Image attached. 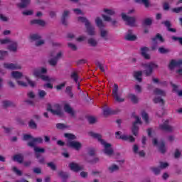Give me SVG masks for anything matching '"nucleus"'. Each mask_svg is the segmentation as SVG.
Segmentation results:
<instances>
[{
  "mask_svg": "<svg viewBox=\"0 0 182 182\" xmlns=\"http://www.w3.org/2000/svg\"><path fill=\"white\" fill-rule=\"evenodd\" d=\"M152 23H153V18H146L144 19L142 22V25H144V26H151Z\"/></svg>",
  "mask_w": 182,
  "mask_h": 182,
  "instance_id": "nucleus-30",
  "label": "nucleus"
},
{
  "mask_svg": "<svg viewBox=\"0 0 182 182\" xmlns=\"http://www.w3.org/2000/svg\"><path fill=\"white\" fill-rule=\"evenodd\" d=\"M31 4V0H21V2L18 4V8H26Z\"/></svg>",
  "mask_w": 182,
  "mask_h": 182,
  "instance_id": "nucleus-24",
  "label": "nucleus"
},
{
  "mask_svg": "<svg viewBox=\"0 0 182 182\" xmlns=\"http://www.w3.org/2000/svg\"><path fill=\"white\" fill-rule=\"evenodd\" d=\"M141 117L145 123H149V114H146L145 111L141 112Z\"/></svg>",
  "mask_w": 182,
  "mask_h": 182,
  "instance_id": "nucleus-39",
  "label": "nucleus"
},
{
  "mask_svg": "<svg viewBox=\"0 0 182 182\" xmlns=\"http://www.w3.org/2000/svg\"><path fill=\"white\" fill-rule=\"evenodd\" d=\"M13 160L14 161H17L18 163L22 164L23 163V155L21 154H18L14 156Z\"/></svg>",
  "mask_w": 182,
  "mask_h": 182,
  "instance_id": "nucleus-22",
  "label": "nucleus"
},
{
  "mask_svg": "<svg viewBox=\"0 0 182 182\" xmlns=\"http://www.w3.org/2000/svg\"><path fill=\"white\" fill-rule=\"evenodd\" d=\"M48 63L50 65V66H56L58 60L55 58H51L48 60Z\"/></svg>",
  "mask_w": 182,
  "mask_h": 182,
  "instance_id": "nucleus-43",
  "label": "nucleus"
},
{
  "mask_svg": "<svg viewBox=\"0 0 182 182\" xmlns=\"http://www.w3.org/2000/svg\"><path fill=\"white\" fill-rule=\"evenodd\" d=\"M152 171H154V174H156V176L160 174V171H161V168L160 167H154L151 168Z\"/></svg>",
  "mask_w": 182,
  "mask_h": 182,
  "instance_id": "nucleus-49",
  "label": "nucleus"
},
{
  "mask_svg": "<svg viewBox=\"0 0 182 182\" xmlns=\"http://www.w3.org/2000/svg\"><path fill=\"white\" fill-rule=\"evenodd\" d=\"M107 35V31L105 30L101 31V38H103L105 41H107V37H106Z\"/></svg>",
  "mask_w": 182,
  "mask_h": 182,
  "instance_id": "nucleus-55",
  "label": "nucleus"
},
{
  "mask_svg": "<svg viewBox=\"0 0 182 182\" xmlns=\"http://www.w3.org/2000/svg\"><path fill=\"white\" fill-rule=\"evenodd\" d=\"M4 68L5 69H9V70H16L19 69H22V67L19 64H14V63H4Z\"/></svg>",
  "mask_w": 182,
  "mask_h": 182,
  "instance_id": "nucleus-12",
  "label": "nucleus"
},
{
  "mask_svg": "<svg viewBox=\"0 0 182 182\" xmlns=\"http://www.w3.org/2000/svg\"><path fill=\"white\" fill-rule=\"evenodd\" d=\"M38 96L40 99H43L46 96V92L43 90H38Z\"/></svg>",
  "mask_w": 182,
  "mask_h": 182,
  "instance_id": "nucleus-46",
  "label": "nucleus"
},
{
  "mask_svg": "<svg viewBox=\"0 0 182 182\" xmlns=\"http://www.w3.org/2000/svg\"><path fill=\"white\" fill-rule=\"evenodd\" d=\"M87 120L90 124H93L96 123V118L95 117H88Z\"/></svg>",
  "mask_w": 182,
  "mask_h": 182,
  "instance_id": "nucleus-53",
  "label": "nucleus"
},
{
  "mask_svg": "<svg viewBox=\"0 0 182 182\" xmlns=\"http://www.w3.org/2000/svg\"><path fill=\"white\" fill-rule=\"evenodd\" d=\"M154 102L157 103H161V105H164V100H163L161 97H155L154 99Z\"/></svg>",
  "mask_w": 182,
  "mask_h": 182,
  "instance_id": "nucleus-45",
  "label": "nucleus"
},
{
  "mask_svg": "<svg viewBox=\"0 0 182 182\" xmlns=\"http://www.w3.org/2000/svg\"><path fill=\"white\" fill-rule=\"evenodd\" d=\"M116 113H117L116 111L112 110L110 108H106L103 111L104 116H109L110 114H116Z\"/></svg>",
  "mask_w": 182,
  "mask_h": 182,
  "instance_id": "nucleus-27",
  "label": "nucleus"
},
{
  "mask_svg": "<svg viewBox=\"0 0 182 182\" xmlns=\"http://www.w3.org/2000/svg\"><path fill=\"white\" fill-rule=\"evenodd\" d=\"M33 147H34V151L36 153H45V149L43 148H40L38 146H33Z\"/></svg>",
  "mask_w": 182,
  "mask_h": 182,
  "instance_id": "nucleus-48",
  "label": "nucleus"
},
{
  "mask_svg": "<svg viewBox=\"0 0 182 182\" xmlns=\"http://www.w3.org/2000/svg\"><path fill=\"white\" fill-rule=\"evenodd\" d=\"M64 137H65V139H68V140L67 141L68 147L74 149L75 150H77V151H79V150L82 149V143H80V141H74L77 139L75 134L65 133L64 134Z\"/></svg>",
  "mask_w": 182,
  "mask_h": 182,
  "instance_id": "nucleus-2",
  "label": "nucleus"
},
{
  "mask_svg": "<svg viewBox=\"0 0 182 182\" xmlns=\"http://www.w3.org/2000/svg\"><path fill=\"white\" fill-rule=\"evenodd\" d=\"M104 12L107 15H114V11L113 10L105 9H104Z\"/></svg>",
  "mask_w": 182,
  "mask_h": 182,
  "instance_id": "nucleus-59",
  "label": "nucleus"
},
{
  "mask_svg": "<svg viewBox=\"0 0 182 182\" xmlns=\"http://www.w3.org/2000/svg\"><path fill=\"white\" fill-rule=\"evenodd\" d=\"M31 25H39L40 26H45V21L41 19H34L31 21Z\"/></svg>",
  "mask_w": 182,
  "mask_h": 182,
  "instance_id": "nucleus-23",
  "label": "nucleus"
},
{
  "mask_svg": "<svg viewBox=\"0 0 182 182\" xmlns=\"http://www.w3.org/2000/svg\"><path fill=\"white\" fill-rule=\"evenodd\" d=\"M12 170H13V171H14V173H16V174L17 176H22V171H20L19 169H18V168H16V166H14V167L12 168Z\"/></svg>",
  "mask_w": 182,
  "mask_h": 182,
  "instance_id": "nucleus-47",
  "label": "nucleus"
},
{
  "mask_svg": "<svg viewBox=\"0 0 182 182\" xmlns=\"http://www.w3.org/2000/svg\"><path fill=\"white\" fill-rule=\"evenodd\" d=\"M96 66L99 68V69L101 70V72H105V67H103V65L100 63V62L96 63Z\"/></svg>",
  "mask_w": 182,
  "mask_h": 182,
  "instance_id": "nucleus-54",
  "label": "nucleus"
},
{
  "mask_svg": "<svg viewBox=\"0 0 182 182\" xmlns=\"http://www.w3.org/2000/svg\"><path fill=\"white\" fill-rule=\"evenodd\" d=\"M68 47H70V49H72L73 50H76L77 49V47H76V45L72 43H68Z\"/></svg>",
  "mask_w": 182,
  "mask_h": 182,
  "instance_id": "nucleus-64",
  "label": "nucleus"
},
{
  "mask_svg": "<svg viewBox=\"0 0 182 182\" xmlns=\"http://www.w3.org/2000/svg\"><path fill=\"white\" fill-rule=\"evenodd\" d=\"M53 107L55 109H52V105L50 104H48L47 111L50 112V113H52V114L54 116H62L63 113L60 105L59 104H55L54 105Z\"/></svg>",
  "mask_w": 182,
  "mask_h": 182,
  "instance_id": "nucleus-5",
  "label": "nucleus"
},
{
  "mask_svg": "<svg viewBox=\"0 0 182 182\" xmlns=\"http://www.w3.org/2000/svg\"><path fill=\"white\" fill-rule=\"evenodd\" d=\"M64 110L66 112V113H68V114H70L71 116H75V112L73 111V109L70 107V105L69 104H65L64 105Z\"/></svg>",
  "mask_w": 182,
  "mask_h": 182,
  "instance_id": "nucleus-21",
  "label": "nucleus"
},
{
  "mask_svg": "<svg viewBox=\"0 0 182 182\" xmlns=\"http://www.w3.org/2000/svg\"><path fill=\"white\" fill-rule=\"evenodd\" d=\"M128 97L130 99L131 102L134 103V105H136V103H139V98H137V96L134 94H129L128 95Z\"/></svg>",
  "mask_w": 182,
  "mask_h": 182,
  "instance_id": "nucleus-28",
  "label": "nucleus"
},
{
  "mask_svg": "<svg viewBox=\"0 0 182 182\" xmlns=\"http://www.w3.org/2000/svg\"><path fill=\"white\" fill-rule=\"evenodd\" d=\"M149 52V48L147 47H143L141 48V54L144 58V59H150V55L147 53Z\"/></svg>",
  "mask_w": 182,
  "mask_h": 182,
  "instance_id": "nucleus-19",
  "label": "nucleus"
},
{
  "mask_svg": "<svg viewBox=\"0 0 182 182\" xmlns=\"http://www.w3.org/2000/svg\"><path fill=\"white\" fill-rule=\"evenodd\" d=\"M58 176L60 177V178H62L63 182L68 181V179L69 178V174L68 172H65L63 171H58Z\"/></svg>",
  "mask_w": 182,
  "mask_h": 182,
  "instance_id": "nucleus-17",
  "label": "nucleus"
},
{
  "mask_svg": "<svg viewBox=\"0 0 182 182\" xmlns=\"http://www.w3.org/2000/svg\"><path fill=\"white\" fill-rule=\"evenodd\" d=\"M108 170H109L110 173H114V171L119 170V166L116 164H113L108 168Z\"/></svg>",
  "mask_w": 182,
  "mask_h": 182,
  "instance_id": "nucleus-38",
  "label": "nucleus"
},
{
  "mask_svg": "<svg viewBox=\"0 0 182 182\" xmlns=\"http://www.w3.org/2000/svg\"><path fill=\"white\" fill-rule=\"evenodd\" d=\"M48 72V70L45 68H38L34 70L33 75L36 76V77H40V79H42L44 82H53L55 80L53 78L49 77L48 75H44L43 74L46 73Z\"/></svg>",
  "mask_w": 182,
  "mask_h": 182,
  "instance_id": "nucleus-3",
  "label": "nucleus"
},
{
  "mask_svg": "<svg viewBox=\"0 0 182 182\" xmlns=\"http://www.w3.org/2000/svg\"><path fill=\"white\" fill-rule=\"evenodd\" d=\"M181 65H182V60H179L178 61H176V60H171L168 65V68L171 70H173L174 68H176V66H180Z\"/></svg>",
  "mask_w": 182,
  "mask_h": 182,
  "instance_id": "nucleus-14",
  "label": "nucleus"
},
{
  "mask_svg": "<svg viewBox=\"0 0 182 182\" xmlns=\"http://www.w3.org/2000/svg\"><path fill=\"white\" fill-rule=\"evenodd\" d=\"M181 156V152L178 149H176L174 153V157L175 159H180V156Z\"/></svg>",
  "mask_w": 182,
  "mask_h": 182,
  "instance_id": "nucleus-57",
  "label": "nucleus"
},
{
  "mask_svg": "<svg viewBox=\"0 0 182 182\" xmlns=\"http://www.w3.org/2000/svg\"><path fill=\"white\" fill-rule=\"evenodd\" d=\"M78 21L79 22H82L85 24V28L88 35H90L91 36L95 35V27L90 25V22L88 21L87 18L85 17H78Z\"/></svg>",
  "mask_w": 182,
  "mask_h": 182,
  "instance_id": "nucleus-4",
  "label": "nucleus"
},
{
  "mask_svg": "<svg viewBox=\"0 0 182 182\" xmlns=\"http://www.w3.org/2000/svg\"><path fill=\"white\" fill-rule=\"evenodd\" d=\"M88 43L90 45V46H92L93 48L97 46V41L95 40L94 38H90L88 39Z\"/></svg>",
  "mask_w": 182,
  "mask_h": 182,
  "instance_id": "nucleus-37",
  "label": "nucleus"
},
{
  "mask_svg": "<svg viewBox=\"0 0 182 182\" xmlns=\"http://www.w3.org/2000/svg\"><path fill=\"white\" fill-rule=\"evenodd\" d=\"M6 55H8V51L0 50V60H3Z\"/></svg>",
  "mask_w": 182,
  "mask_h": 182,
  "instance_id": "nucleus-50",
  "label": "nucleus"
},
{
  "mask_svg": "<svg viewBox=\"0 0 182 182\" xmlns=\"http://www.w3.org/2000/svg\"><path fill=\"white\" fill-rule=\"evenodd\" d=\"M28 126L31 129H36V127H37L36 123H35V122H33V120H31L29 122Z\"/></svg>",
  "mask_w": 182,
  "mask_h": 182,
  "instance_id": "nucleus-52",
  "label": "nucleus"
},
{
  "mask_svg": "<svg viewBox=\"0 0 182 182\" xmlns=\"http://www.w3.org/2000/svg\"><path fill=\"white\" fill-rule=\"evenodd\" d=\"M181 11H182V7L173 8L172 9V12H174L175 14H180Z\"/></svg>",
  "mask_w": 182,
  "mask_h": 182,
  "instance_id": "nucleus-60",
  "label": "nucleus"
},
{
  "mask_svg": "<svg viewBox=\"0 0 182 182\" xmlns=\"http://www.w3.org/2000/svg\"><path fill=\"white\" fill-rule=\"evenodd\" d=\"M11 76H12V77H14V79L18 80V79H21V77H22L23 74H22V73L18 72V71H13L11 73Z\"/></svg>",
  "mask_w": 182,
  "mask_h": 182,
  "instance_id": "nucleus-29",
  "label": "nucleus"
},
{
  "mask_svg": "<svg viewBox=\"0 0 182 182\" xmlns=\"http://www.w3.org/2000/svg\"><path fill=\"white\" fill-rule=\"evenodd\" d=\"M42 37H41V36H39L38 34H31L30 36V39L31 41H39V39H41Z\"/></svg>",
  "mask_w": 182,
  "mask_h": 182,
  "instance_id": "nucleus-40",
  "label": "nucleus"
},
{
  "mask_svg": "<svg viewBox=\"0 0 182 182\" xmlns=\"http://www.w3.org/2000/svg\"><path fill=\"white\" fill-rule=\"evenodd\" d=\"M157 39L160 41V42H164V38H163V36L160 35V33H157L156 36L152 38V41L155 43H157Z\"/></svg>",
  "mask_w": 182,
  "mask_h": 182,
  "instance_id": "nucleus-35",
  "label": "nucleus"
},
{
  "mask_svg": "<svg viewBox=\"0 0 182 182\" xmlns=\"http://www.w3.org/2000/svg\"><path fill=\"white\" fill-rule=\"evenodd\" d=\"M11 44L8 46L9 50L10 52H16L18 50V43L16 41H11Z\"/></svg>",
  "mask_w": 182,
  "mask_h": 182,
  "instance_id": "nucleus-18",
  "label": "nucleus"
},
{
  "mask_svg": "<svg viewBox=\"0 0 182 182\" xmlns=\"http://www.w3.org/2000/svg\"><path fill=\"white\" fill-rule=\"evenodd\" d=\"M70 77L75 82V83H77L79 82V75H77V73L76 72H73L70 74Z\"/></svg>",
  "mask_w": 182,
  "mask_h": 182,
  "instance_id": "nucleus-33",
  "label": "nucleus"
},
{
  "mask_svg": "<svg viewBox=\"0 0 182 182\" xmlns=\"http://www.w3.org/2000/svg\"><path fill=\"white\" fill-rule=\"evenodd\" d=\"M56 127H57V129H58L59 130H63V129L68 128V126H66V124H65L58 123V124H56Z\"/></svg>",
  "mask_w": 182,
  "mask_h": 182,
  "instance_id": "nucleus-42",
  "label": "nucleus"
},
{
  "mask_svg": "<svg viewBox=\"0 0 182 182\" xmlns=\"http://www.w3.org/2000/svg\"><path fill=\"white\" fill-rule=\"evenodd\" d=\"M173 41H178L179 43L182 45V37H176V36H172Z\"/></svg>",
  "mask_w": 182,
  "mask_h": 182,
  "instance_id": "nucleus-62",
  "label": "nucleus"
},
{
  "mask_svg": "<svg viewBox=\"0 0 182 182\" xmlns=\"http://www.w3.org/2000/svg\"><path fill=\"white\" fill-rule=\"evenodd\" d=\"M33 171L35 174H42V169L41 168H34Z\"/></svg>",
  "mask_w": 182,
  "mask_h": 182,
  "instance_id": "nucleus-56",
  "label": "nucleus"
},
{
  "mask_svg": "<svg viewBox=\"0 0 182 182\" xmlns=\"http://www.w3.org/2000/svg\"><path fill=\"white\" fill-rule=\"evenodd\" d=\"M68 167L71 171L74 173H79V171H83L84 168L82 166H80L76 162H71L68 164Z\"/></svg>",
  "mask_w": 182,
  "mask_h": 182,
  "instance_id": "nucleus-8",
  "label": "nucleus"
},
{
  "mask_svg": "<svg viewBox=\"0 0 182 182\" xmlns=\"http://www.w3.org/2000/svg\"><path fill=\"white\" fill-rule=\"evenodd\" d=\"M48 167H49L53 171H56V165L53 162L47 163Z\"/></svg>",
  "mask_w": 182,
  "mask_h": 182,
  "instance_id": "nucleus-41",
  "label": "nucleus"
},
{
  "mask_svg": "<svg viewBox=\"0 0 182 182\" xmlns=\"http://www.w3.org/2000/svg\"><path fill=\"white\" fill-rule=\"evenodd\" d=\"M35 143H43V139L42 137L33 138V140L28 142L27 144L29 147H35Z\"/></svg>",
  "mask_w": 182,
  "mask_h": 182,
  "instance_id": "nucleus-13",
  "label": "nucleus"
},
{
  "mask_svg": "<svg viewBox=\"0 0 182 182\" xmlns=\"http://www.w3.org/2000/svg\"><path fill=\"white\" fill-rule=\"evenodd\" d=\"M133 33V31L128 30V33L125 36L126 41H129L131 42H133L137 39V36L132 34Z\"/></svg>",
  "mask_w": 182,
  "mask_h": 182,
  "instance_id": "nucleus-16",
  "label": "nucleus"
},
{
  "mask_svg": "<svg viewBox=\"0 0 182 182\" xmlns=\"http://www.w3.org/2000/svg\"><path fill=\"white\" fill-rule=\"evenodd\" d=\"M145 68V70L144 71V73H145L146 76H151V73H153L154 69H157L159 68V65L153 62H151L149 63L144 65Z\"/></svg>",
  "mask_w": 182,
  "mask_h": 182,
  "instance_id": "nucleus-6",
  "label": "nucleus"
},
{
  "mask_svg": "<svg viewBox=\"0 0 182 182\" xmlns=\"http://www.w3.org/2000/svg\"><path fill=\"white\" fill-rule=\"evenodd\" d=\"M168 123V120H166L162 124L159 125V129L161 130H163V132H173V130H174V128H173V127L171 126H169Z\"/></svg>",
  "mask_w": 182,
  "mask_h": 182,
  "instance_id": "nucleus-11",
  "label": "nucleus"
},
{
  "mask_svg": "<svg viewBox=\"0 0 182 182\" xmlns=\"http://www.w3.org/2000/svg\"><path fill=\"white\" fill-rule=\"evenodd\" d=\"M95 23L100 29L105 28V24H103V21L100 18V17H97L95 19Z\"/></svg>",
  "mask_w": 182,
  "mask_h": 182,
  "instance_id": "nucleus-26",
  "label": "nucleus"
},
{
  "mask_svg": "<svg viewBox=\"0 0 182 182\" xmlns=\"http://www.w3.org/2000/svg\"><path fill=\"white\" fill-rule=\"evenodd\" d=\"M161 23L167 28V30L169 32H173V33H176V32H177V30L176 28H171V23L169 21H162Z\"/></svg>",
  "mask_w": 182,
  "mask_h": 182,
  "instance_id": "nucleus-15",
  "label": "nucleus"
},
{
  "mask_svg": "<svg viewBox=\"0 0 182 182\" xmlns=\"http://www.w3.org/2000/svg\"><path fill=\"white\" fill-rule=\"evenodd\" d=\"M159 151L162 154H164V153H166V144L164 143V141H161L159 144Z\"/></svg>",
  "mask_w": 182,
  "mask_h": 182,
  "instance_id": "nucleus-32",
  "label": "nucleus"
},
{
  "mask_svg": "<svg viewBox=\"0 0 182 182\" xmlns=\"http://www.w3.org/2000/svg\"><path fill=\"white\" fill-rule=\"evenodd\" d=\"M89 134L91 137H93V139H97V140L100 142V144L104 146V153L107 154V156H112V154H113L114 151L111 148L112 144L107 143L103 139H102V135L100 134L91 132H89Z\"/></svg>",
  "mask_w": 182,
  "mask_h": 182,
  "instance_id": "nucleus-1",
  "label": "nucleus"
},
{
  "mask_svg": "<svg viewBox=\"0 0 182 182\" xmlns=\"http://www.w3.org/2000/svg\"><path fill=\"white\" fill-rule=\"evenodd\" d=\"M2 103H3L4 107H9V106H12V102L11 101L6 100V101H3Z\"/></svg>",
  "mask_w": 182,
  "mask_h": 182,
  "instance_id": "nucleus-51",
  "label": "nucleus"
},
{
  "mask_svg": "<svg viewBox=\"0 0 182 182\" xmlns=\"http://www.w3.org/2000/svg\"><path fill=\"white\" fill-rule=\"evenodd\" d=\"M159 53H168V50H167L163 47H160L159 48Z\"/></svg>",
  "mask_w": 182,
  "mask_h": 182,
  "instance_id": "nucleus-58",
  "label": "nucleus"
},
{
  "mask_svg": "<svg viewBox=\"0 0 182 182\" xmlns=\"http://www.w3.org/2000/svg\"><path fill=\"white\" fill-rule=\"evenodd\" d=\"M141 76H143V72L142 71H134V77L139 82H141L143 79L141 78Z\"/></svg>",
  "mask_w": 182,
  "mask_h": 182,
  "instance_id": "nucleus-20",
  "label": "nucleus"
},
{
  "mask_svg": "<svg viewBox=\"0 0 182 182\" xmlns=\"http://www.w3.org/2000/svg\"><path fill=\"white\" fill-rule=\"evenodd\" d=\"M68 16H69V11H65L63 14L61 21L63 25H65V26L68 25V22H66V18H68Z\"/></svg>",
  "mask_w": 182,
  "mask_h": 182,
  "instance_id": "nucleus-25",
  "label": "nucleus"
},
{
  "mask_svg": "<svg viewBox=\"0 0 182 182\" xmlns=\"http://www.w3.org/2000/svg\"><path fill=\"white\" fill-rule=\"evenodd\" d=\"M154 93L156 96H166V92H164L163 90H161V89H159V88H156L154 90Z\"/></svg>",
  "mask_w": 182,
  "mask_h": 182,
  "instance_id": "nucleus-31",
  "label": "nucleus"
},
{
  "mask_svg": "<svg viewBox=\"0 0 182 182\" xmlns=\"http://www.w3.org/2000/svg\"><path fill=\"white\" fill-rule=\"evenodd\" d=\"M122 16L123 21L127 22V25L129 26H134V23H136V18L128 16L124 13H122Z\"/></svg>",
  "mask_w": 182,
  "mask_h": 182,
  "instance_id": "nucleus-10",
  "label": "nucleus"
},
{
  "mask_svg": "<svg viewBox=\"0 0 182 182\" xmlns=\"http://www.w3.org/2000/svg\"><path fill=\"white\" fill-rule=\"evenodd\" d=\"M118 92H119V85L114 83L112 89V96L115 99L116 102H118V103H122V102L124 101V98H121L119 96Z\"/></svg>",
  "mask_w": 182,
  "mask_h": 182,
  "instance_id": "nucleus-7",
  "label": "nucleus"
},
{
  "mask_svg": "<svg viewBox=\"0 0 182 182\" xmlns=\"http://www.w3.org/2000/svg\"><path fill=\"white\" fill-rule=\"evenodd\" d=\"M29 139H31L33 140V136H32L31 134H24L23 137V140H29Z\"/></svg>",
  "mask_w": 182,
  "mask_h": 182,
  "instance_id": "nucleus-63",
  "label": "nucleus"
},
{
  "mask_svg": "<svg viewBox=\"0 0 182 182\" xmlns=\"http://www.w3.org/2000/svg\"><path fill=\"white\" fill-rule=\"evenodd\" d=\"M65 93L70 96V97H73V92H72V87L68 86L65 88Z\"/></svg>",
  "mask_w": 182,
  "mask_h": 182,
  "instance_id": "nucleus-36",
  "label": "nucleus"
},
{
  "mask_svg": "<svg viewBox=\"0 0 182 182\" xmlns=\"http://www.w3.org/2000/svg\"><path fill=\"white\" fill-rule=\"evenodd\" d=\"M12 41L9 38L0 39L1 45H7V43H11Z\"/></svg>",
  "mask_w": 182,
  "mask_h": 182,
  "instance_id": "nucleus-44",
  "label": "nucleus"
},
{
  "mask_svg": "<svg viewBox=\"0 0 182 182\" xmlns=\"http://www.w3.org/2000/svg\"><path fill=\"white\" fill-rule=\"evenodd\" d=\"M118 139H120L121 140H124V141H129V136L127 135H121Z\"/></svg>",
  "mask_w": 182,
  "mask_h": 182,
  "instance_id": "nucleus-61",
  "label": "nucleus"
},
{
  "mask_svg": "<svg viewBox=\"0 0 182 182\" xmlns=\"http://www.w3.org/2000/svg\"><path fill=\"white\" fill-rule=\"evenodd\" d=\"M136 4H144L145 8H149L150 6V2L149 0H135Z\"/></svg>",
  "mask_w": 182,
  "mask_h": 182,
  "instance_id": "nucleus-34",
  "label": "nucleus"
},
{
  "mask_svg": "<svg viewBox=\"0 0 182 182\" xmlns=\"http://www.w3.org/2000/svg\"><path fill=\"white\" fill-rule=\"evenodd\" d=\"M135 119L136 121L133 123L132 132L134 136H137V134L139 133V127L137 126V124H141V119L138 116H136Z\"/></svg>",
  "mask_w": 182,
  "mask_h": 182,
  "instance_id": "nucleus-9",
  "label": "nucleus"
}]
</instances>
